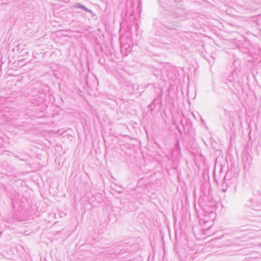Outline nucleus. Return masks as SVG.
I'll return each mask as SVG.
<instances>
[{
  "mask_svg": "<svg viewBox=\"0 0 261 261\" xmlns=\"http://www.w3.org/2000/svg\"><path fill=\"white\" fill-rule=\"evenodd\" d=\"M224 192H226V189L224 190Z\"/></svg>",
  "mask_w": 261,
  "mask_h": 261,
  "instance_id": "obj_1",
  "label": "nucleus"
}]
</instances>
